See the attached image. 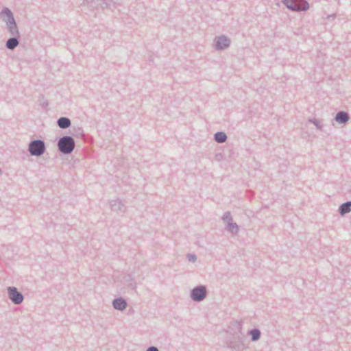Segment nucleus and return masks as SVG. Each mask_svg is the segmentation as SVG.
I'll return each instance as SVG.
<instances>
[{"label":"nucleus","instance_id":"nucleus-1","mask_svg":"<svg viewBox=\"0 0 351 351\" xmlns=\"http://www.w3.org/2000/svg\"><path fill=\"white\" fill-rule=\"evenodd\" d=\"M0 18L5 22L8 30L13 37H19V32L12 11L4 8L0 12Z\"/></svg>","mask_w":351,"mask_h":351},{"label":"nucleus","instance_id":"nucleus-2","mask_svg":"<svg viewBox=\"0 0 351 351\" xmlns=\"http://www.w3.org/2000/svg\"><path fill=\"white\" fill-rule=\"evenodd\" d=\"M28 150L31 156H40L44 154V141L34 140L29 143Z\"/></svg>","mask_w":351,"mask_h":351},{"label":"nucleus","instance_id":"nucleus-3","mask_svg":"<svg viewBox=\"0 0 351 351\" xmlns=\"http://www.w3.org/2000/svg\"><path fill=\"white\" fill-rule=\"evenodd\" d=\"M6 290L9 299L14 304L18 305L23 302L24 296L16 287H8Z\"/></svg>","mask_w":351,"mask_h":351},{"label":"nucleus","instance_id":"nucleus-4","mask_svg":"<svg viewBox=\"0 0 351 351\" xmlns=\"http://www.w3.org/2000/svg\"><path fill=\"white\" fill-rule=\"evenodd\" d=\"M60 150L64 154L71 153L74 148V141L71 137L64 136L58 142Z\"/></svg>","mask_w":351,"mask_h":351},{"label":"nucleus","instance_id":"nucleus-5","mask_svg":"<svg viewBox=\"0 0 351 351\" xmlns=\"http://www.w3.org/2000/svg\"><path fill=\"white\" fill-rule=\"evenodd\" d=\"M285 3L289 9L296 11L305 10L308 8V3L303 1L286 0Z\"/></svg>","mask_w":351,"mask_h":351},{"label":"nucleus","instance_id":"nucleus-6","mask_svg":"<svg viewBox=\"0 0 351 351\" xmlns=\"http://www.w3.org/2000/svg\"><path fill=\"white\" fill-rule=\"evenodd\" d=\"M206 295V289L204 287H197L192 291L191 297L194 300L200 301Z\"/></svg>","mask_w":351,"mask_h":351},{"label":"nucleus","instance_id":"nucleus-7","mask_svg":"<svg viewBox=\"0 0 351 351\" xmlns=\"http://www.w3.org/2000/svg\"><path fill=\"white\" fill-rule=\"evenodd\" d=\"M19 37H12L9 38L5 43V47L10 50L14 49L19 44Z\"/></svg>","mask_w":351,"mask_h":351},{"label":"nucleus","instance_id":"nucleus-8","mask_svg":"<svg viewBox=\"0 0 351 351\" xmlns=\"http://www.w3.org/2000/svg\"><path fill=\"white\" fill-rule=\"evenodd\" d=\"M230 41L226 37H220L218 38L217 41L216 47L218 49H223L229 45Z\"/></svg>","mask_w":351,"mask_h":351},{"label":"nucleus","instance_id":"nucleus-9","mask_svg":"<svg viewBox=\"0 0 351 351\" xmlns=\"http://www.w3.org/2000/svg\"><path fill=\"white\" fill-rule=\"evenodd\" d=\"M113 306L116 309L122 310L125 308L126 303L123 299H117L113 302Z\"/></svg>","mask_w":351,"mask_h":351},{"label":"nucleus","instance_id":"nucleus-10","mask_svg":"<svg viewBox=\"0 0 351 351\" xmlns=\"http://www.w3.org/2000/svg\"><path fill=\"white\" fill-rule=\"evenodd\" d=\"M58 123V125L60 128H66L70 125L71 122L69 119H67L66 117H62V118L59 119Z\"/></svg>","mask_w":351,"mask_h":351},{"label":"nucleus","instance_id":"nucleus-11","mask_svg":"<svg viewBox=\"0 0 351 351\" xmlns=\"http://www.w3.org/2000/svg\"><path fill=\"white\" fill-rule=\"evenodd\" d=\"M335 119L339 123H345L348 120V115L346 112H341L336 115Z\"/></svg>","mask_w":351,"mask_h":351},{"label":"nucleus","instance_id":"nucleus-12","mask_svg":"<svg viewBox=\"0 0 351 351\" xmlns=\"http://www.w3.org/2000/svg\"><path fill=\"white\" fill-rule=\"evenodd\" d=\"M351 202H348L341 205L340 207V213L341 215L349 213L350 211Z\"/></svg>","mask_w":351,"mask_h":351},{"label":"nucleus","instance_id":"nucleus-13","mask_svg":"<svg viewBox=\"0 0 351 351\" xmlns=\"http://www.w3.org/2000/svg\"><path fill=\"white\" fill-rule=\"evenodd\" d=\"M215 140L216 141L219 142V143H223L226 140V135L225 133L223 132H217L216 134H215Z\"/></svg>","mask_w":351,"mask_h":351},{"label":"nucleus","instance_id":"nucleus-14","mask_svg":"<svg viewBox=\"0 0 351 351\" xmlns=\"http://www.w3.org/2000/svg\"><path fill=\"white\" fill-rule=\"evenodd\" d=\"M252 340H257L260 337V332L258 330H252L251 331Z\"/></svg>","mask_w":351,"mask_h":351},{"label":"nucleus","instance_id":"nucleus-15","mask_svg":"<svg viewBox=\"0 0 351 351\" xmlns=\"http://www.w3.org/2000/svg\"><path fill=\"white\" fill-rule=\"evenodd\" d=\"M147 351H158V349L155 347L149 348Z\"/></svg>","mask_w":351,"mask_h":351},{"label":"nucleus","instance_id":"nucleus-16","mask_svg":"<svg viewBox=\"0 0 351 351\" xmlns=\"http://www.w3.org/2000/svg\"><path fill=\"white\" fill-rule=\"evenodd\" d=\"M189 260H190V261H195V256H193V255L189 256Z\"/></svg>","mask_w":351,"mask_h":351}]
</instances>
